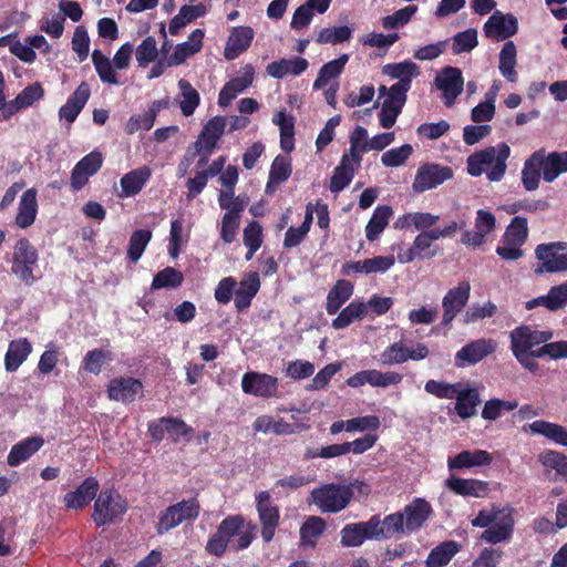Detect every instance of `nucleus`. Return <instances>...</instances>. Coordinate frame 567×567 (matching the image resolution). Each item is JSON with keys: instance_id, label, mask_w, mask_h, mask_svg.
Listing matches in <instances>:
<instances>
[{"instance_id": "32", "label": "nucleus", "mask_w": 567, "mask_h": 567, "mask_svg": "<svg viewBox=\"0 0 567 567\" xmlns=\"http://www.w3.org/2000/svg\"><path fill=\"white\" fill-rule=\"evenodd\" d=\"M353 285L349 280L339 279L329 290L326 301V310L329 315H336L353 295Z\"/></svg>"}, {"instance_id": "8", "label": "nucleus", "mask_w": 567, "mask_h": 567, "mask_svg": "<svg viewBox=\"0 0 567 567\" xmlns=\"http://www.w3.org/2000/svg\"><path fill=\"white\" fill-rule=\"evenodd\" d=\"M561 243L540 244L535 249L538 265L534 269L536 275L567 271V254H558Z\"/></svg>"}, {"instance_id": "17", "label": "nucleus", "mask_w": 567, "mask_h": 567, "mask_svg": "<svg viewBox=\"0 0 567 567\" xmlns=\"http://www.w3.org/2000/svg\"><path fill=\"white\" fill-rule=\"evenodd\" d=\"M143 383L133 377H117L107 385L109 399L122 403H132L138 394H143Z\"/></svg>"}, {"instance_id": "6", "label": "nucleus", "mask_w": 567, "mask_h": 567, "mask_svg": "<svg viewBox=\"0 0 567 567\" xmlns=\"http://www.w3.org/2000/svg\"><path fill=\"white\" fill-rule=\"evenodd\" d=\"M127 509L126 501L114 489L102 491L94 503L93 520L97 526L113 523Z\"/></svg>"}, {"instance_id": "10", "label": "nucleus", "mask_w": 567, "mask_h": 567, "mask_svg": "<svg viewBox=\"0 0 567 567\" xmlns=\"http://www.w3.org/2000/svg\"><path fill=\"white\" fill-rule=\"evenodd\" d=\"M256 509L261 524V538L265 543H270L279 526L280 512L272 503L269 492L262 491L257 495Z\"/></svg>"}, {"instance_id": "25", "label": "nucleus", "mask_w": 567, "mask_h": 567, "mask_svg": "<svg viewBox=\"0 0 567 567\" xmlns=\"http://www.w3.org/2000/svg\"><path fill=\"white\" fill-rule=\"evenodd\" d=\"M254 39V30L250 27H235L228 38L225 48V58L234 60L247 51Z\"/></svg>"}, {"instance_id": "52", "label": "nucleus", "mask_w": 567, "mask_h": 567, "mask_svg": "<svg viewBox=\"0 0 567 567\" xmlns=\"http://www.w3.org/2000/svg\"><path fill=\"white\" fill-rule=\"evenodd\" d=\"M413 147L411 144H403L400 147L391 148L381 156V163L385 167H399L403 165L412 155Z\"/></svg>"}, {"instance_id": "35", "label": "nucleus", "mask_w": 567, "mask_h": 567, "mask_svg": "<svg viewBox=\"0 0 567 567\" xmlns=\"http://www.w3.org/2000/svg\"><path fill=\"white\" fill-rule=\"evenodd\" d=\"M393 210L389 205H379L374 209L371 218L365 226V237L369 241H374L379 238L382 231L389 224Z\"/></svg>"}, {"instance_id": "47", "label": "nucleus", "mask_w": 567, "mask_h": 567, "mask_svg": "<svg viewBox=\"0 0 567 567\" xmlns=\"http://www.w3.org/2000/svg\"><path fill=\"white\" fill-rule=\"evenodd\" d=\"M92 63L103 83L114 85L120 84L111 60L97 49L92 52Z\"/></svg>"}, {"instance_id": "45", "label": "nucleus", "mask_w": 567, "mask_h": 567, "mask_svg": "<svg viewBox=\"0 0 567 567\" xmlns=\"http://www.w3.org/2000/svg\"><path fill=\"white\" fill-rule=\"evenodd\" d=\"M516 45L513 41L506 42L499 52V71L509 82H516Z\"/></svg>"}, {"instance_id": "13", "label": "nucleus", "mask_w": 567, "mask_h": 567, "mask_svg": "<svg viewBox=\"0 0 567 567\" xmlns=\"http://www.w3.org/2000/svg\"><path fill=\"white\" fill-rule=\"evenodd\" d=\"M554 337L553 331L536 330L530 326L522 324L511 331V350L528 352L535 347H538Z\"/></svg>"}, {"instance_id": "3", "label": "nucleus", "mask_w": 567, "mask_h": 567, "mask_svg": "<svg viewBox=\"0 0 567 567\" xmlns=\"http://www.w3.org/2000/svg\"><path fill=\"white\" fill-rule=\"evenodd\" d=\"M511 154V148L506 143L486 147L475 152L467 157V173L471 176L478 177L486 167V175L491 182H498L506 172V159Z\"/></svg>"}, {"instance_id": "51", "label": "nucleus", "mask_w": 567, "mask_h": 567, "mask_svg": "<svg viewBox=\"0 0 567 567\" xmlns=\"http://www.w3.org/2000/svg\"><path fill=\"white\" fill-rule=\"evenodd\" d=\"M518 406V402L505 401L501 399H491L485 402L482 410V417L484 420L494 421L501 416L502 411H513Z\"/></svg>"}, {"instance_id": "16", "label": "nucleus", "mask_w": 567, "mask_h": 567, "mask_svg": "<svg viewBox=\"0 0 567 567\" xmlns=\"http://www.w3.org/2000/svg\"><path fill=\"white\" fill-rule=\"evenodd\" d=\"M435 84L443 92L445 105L451 106L463 91L462 71L455 66H445L435 78Z\"/></svg>"}, {"instance_id": "12", "label": "nucleus", "mask_w": 567, "mask_h": 567, "mask_svg": "<svg viewBox=\"0 0 567 567\" xmlns=\"http://www.w3.org/2000/svg\"><path fill=\"white\" fill-rule=\"evenodd\" d=\"M471 296V284L468 280H461L456 287L447 290L442 299L443 316L441 324L449 327L456 316L467 305Z\"/></svg>"}, {"instance_id": "20", "label": "nucleus", "mask_w": 567, "mask_h": 567, "mask_svg": "<svg viewBox=\"0 0 567 567\" xmlns=\"http://www.w3.org/2000/svg\"><path fill=\"white\" fill-rule=\"evenodd\" d=\"M99 491V482L95 477L85 478L75 491L64 495L63 502L68 508L80 509L93 501Z\"/></svg>"}, {"instance_id": "27", "label": "nucleus", "mask_w": 567, "mask_h": 567, "mask_svg": "<svg viewBox=\"0 0 567 567\" xmlns=\"http://www.w3.org/2000/svg\"><path fill=\"white\" fill-rule=\"evenodd\" d=\"M309 66V62L305 58L279 59L269 63L266 68L267 73L275 79H282L287 75H300Z\"/></svg>"}, {"instance_id": "23", "label": "nucleus", "mask_w": 567, "mask_h": 567, "mask_svg": "<svg viewBox=\"0 0 567 567\" xmlns=\"http://www.w3.org/2000/svg\"><path fill=\"white\" fill-rule=\"evenodd\" d=\"M204 31L195 29L188 40L175 47L173 53L167 58L166 65L175 66L183 64L189 56L199 52L203 48Z\"/></svg>"}, {"instance_id": "42", "label": "nucleus", "mask_w": 567, "mask_h": 567, "mask_svg": "<svg viewBox=\"0 0 567 567\" xmlns=\"http://www.w3.org/2000/svg\"><path fill=\"white\" fill-rule=\"evenodd\" d=\"M528 221L527 218L515 216L506 227L502 237V244H511L514 246H523L528 239Z\"/></svg>"}, {"instance_id": "14", "label": "nucleus", "mask_w": 567, "mask_h": 567, "mask_svg": "<svg viewBox=\"0 0 567 567\" xmlns=\"http://www.w3.org/2000/svg\"><path fill=\"white\" fill-rule=\"evenodd\" d=\"M103 165V156L99 151H92L83 156L71 172L70 185L73 192L81 190Z\"/></svg>"}, {"instance_id": "2", "label": "nucleus", "mask_w": 567, "mask_h": 567, "mask_svg": "<svg viewBox=\"0 0 567 567\" xmlns=\"http://www.w3.org/2000/svg\"><path fill=\"white\" fill-rule=\"evenodd\" d=\"M245 519L241 515H229L224 518L217 530L208 538L205 550L207 554L221 557L228 546L235 550H244L250 546L255 535L251 526L249 530L243 532Z\"/></svg>"}, {"instance_id": "58", "label": "nucleus", "mask_w": 567, "mask_h": 567, "mask_svg": "<svg viewBox=\"0 0 567 567\" xmlns=\"http://www.w3.org/2000/svg\"><path fill=\"white\" fill-rule=\"evenodd\" d=\"M549 202L546 199H518L507 206L508 214H516L519 212L536 213L544 212L549 208Z\"/></svg>"}, {"instance_id": "11", "label": "nucleus", "mask_w": 567, "mask_h": 567, "mask_svg": "<svg viewBox=\"0 0 567 567\" xmlns=\"http://www.w3.org/2000/svg\"><path fill=\"white\" fill-rule=\"evenodd\" d=\"M279 382L274 375L248 371L241 378V390L245 394L261 399L278 398Z\"/></svg>"}, {"instance_id": "26", "label": "nucleus", "mask_w": 567, "mask_h": 567, "mask_svg": "<svg viewBox=\"0 0 567 567\" xmlns=\"http://www.w3.org/2000/svg\"><path fill=\"white\" fill-rule=\"evenodd\" d=\"M37 214V189L29 188L22 194L20 198L18 214L16 216V225L21 229L30 227L34 223Z\"/></svg>"}, {"instance_id": "15", "label": "nucleus", "mask_w": 567, "mask_h": 567, "mask_svg": "<svg viewBox=\"0 0 567 567\" xmlns=\"http://www.w3.org/2000/svg\"><path fill=\"white\" fill-rule=\"evenodd\" d=\"M496 228L495 215L485 209H478L475 218V229L465 230L462 234L461 243L471 246L480 247L486 241V236L493 233Z\"/></svg>"}, {"instance_id": "24", "label": "nucleus", "mask_w": 567, "mask_h": 567, "mask_svg": "<svg viewBox=\"0 0 567 567\" xmlns=\"http://www.w3.org/2000/svg\"><path fill=\"white\" fill-rule=\"evenodd\" d=\"M543 164V179L553 183L560 174L567 173V151L551 152L546 154L545 150H538Z\"/></svg>"}, {"instance_id": "34", "label": "nucleus", "mask_w": 567, "mask_h": 567, "mask_svg": "<svg viewBox=\"0 0 567 567\" xmlns=\"http://www.w3.org/2000/svg\"><path fill=\"white\" fill-rule=\"evenodd\" d=\"M355 168L358 167L351 163L349 155L347 153L343 154L330 178L329 189L332 193L343 190L352 182Z\"/></svg>"}, {"instance_id": "21", "label": "nucleus", "mask_w": 567, "mask_h": 567, "mask_svg": "<svg viewBox=\"0 0 567 567\" xmlns=\"http://www.w3.org/2000/svg\"><path fill=\"white\" fill-rule=\"evenodd\" d=\"M496 350V342L492 339H477L462 347L455 354L456 361L476 364Z\"/></svg>"}, {"instance_id": "19", "label": "nucleus", "mask_w": 567, "mask_h": 567, "mask_svg": "<svg viewBox=\"0 0 567 567\" xmlns=\"http://www.w3.org/2000/svg\"><path fill=\"white\" fill-rule=\"evenodd\" d=\"M226 121L223 116H215L208 120L194 144L196 153H200L203 150L212 153L216 147L217 142L223 136Z\"/></svg>"}, {"instance_id": "1", "label": "nucleus", "mask_w": 567, "mask_h": 567, "mask_svg": "<svg viewBox=\"0 0 567 567\" xmlns=\"http://www.w3.org/2000/svg\"><path fill=\"white\" fill-rule=\"evenodd\" d=\"M245 519L241 515H229L224 518L217 530L208 538L205 550L207 554L221 557L228 546L235 550H244L250 546L255 535L251 526L249 530L243 532Z\"/></svg>"}, {"instance_id": "28", "label": "nucleus", "mask_w": 567, "mask_h": 567, "mask_svg": "<svg viewBox=\"0 0 567 567\" xmlns=\"http://www.w3.org/2000/svg\"><path fill=\"white\" fill-rule=\"evenodd\" d=\"M152 172L148 166L133 169L122 176L120 181L121 196L133 197L137 195L151 178Z\"/></svg>"}, {"instance_id": "9", "label": "nucleus", "mask_w": 567, "mask_h": 567, "mask_svg": "<svg viewBox=\"0 0 567 567\" xmlns=\"http://www.w3.org/2000/svg\"><path fill=\"white\" fill-rule=\"evenodd\" d=\"M148 433L154 441L164 440L167 434L174 442L181 439H189L194 429L187 425L184 420L174 416H163L148 423Z\"/></svg>"}, {"instance_id": "41", "label": "nucleus", "mask_w": 567, "mask_h": 567, "mask_svg": "<svg viewBox=\"0 0 567 567\" xmlns=\"http://www.w3.org/2000/svg\"><path fill=\"white\" fill-rule=\"evenodd\" d=\"M348 61L349 55L344 53L339 58L324 63L320 68L317 79L313 82V89L320 90L324 87L330 82V80L338 78L342 73Z\"/></svg>"}, {"instance_id": "60", "label": "nucleus", "mask_w": 567, "mask_h": 567, "mask_svg": "<svg viewBox=\"0 0 567 567\" xmlns=\"http://www.w3.org/2000/svg\"><path fill=\"white\" fill-rule=\"evenodd\" d=\"M546 309L557 311L567 305V280L560 285L553 286L545 296Z\"/></svg>"}, {"instance_id": "53", "label": "nucleus", "mask_w": 567, "mask_h": 567, "mask_svg": "<svg viewBox=\"0 0 567 567\" xmlns=\"http://www.w3.org/2000/svg\"><path fill=\"white\" fill-rule=\"evenodd\" d=\"M341 369L340 362L329 363L324 365L311 380L309 384H307V391H318L326 389L333 378L336 373H338Z\"/></svg>"}, {"instance_id": "50", "label": "nucleus", "mask_w": 567, "mask_h": 567, "mask_svg": "<svg viewBox=\"0 0 567 567\" xmlns=\"http://www.w3.org/2000/svg\"><path fill=\"white\" fill-rule=\"evenodd\" d=\"M352 38V29L348 25L323 28L316 38L318 44H339Z\"/></svg>"}, {"instance_id": "48", "label": "nucleus", "mask_w": 567, "mask_h": 567, "mask_svg": "<svg viewBox=\"0 0 567 567\" xmlns=\"http://www.w3.org/2000/svg\"><path fill=\"white\" fill-rule=\"evenodd\" d=\"M151 239L152 231L150 229L134 230L128 240L127 259L132 262H137Z\"/></svg>"}, {"instance_id": "36", "label": "nucleus", "mask_w": 567, "mask_h": 567, "mask_svg": "<svg viewBox=\"0 0 567 567\" xmlns=\"http://www.w3.org/2000/svg\"><path fill=\"white\" fill-rule=\"evenodd\" d=\"M538 152H534L524 163L522 171V183L527 192L538 188L540 177H543V164Z\"/></svg>"}, {"instance_id": "56", "label": "nucleus", "mask_w": 567, "mask_h": 567, "mask_svg": "<svg viewBox=\"0 0 567 567\" xmlns=\"http://www.w3.org/2000/svg\"><path fill=\"white\" fill-rule=\"evenodd\" d=\"M447 486L451 491L458 495H474L478 496L483 489V484L475 480H464L460 477H451L447 480Z\"/></svg>"}, {"instance_id": "44", "label": "nucleus", "mask_w": 567, "mask_h": 567, "mask_svg": "<svg viewBox=\"0 0 567 567\" xmlns=\"http://www.w3.org/2000/svg\"><path fill=\"white\" fill-rule=\"evenodd\" d=\"M44 444L41 436L27 437L14 444L8 455L7 461H27Z\"/></svg>"}, {"instance_id": "38", "label": "nucleus", "mask_w": 567, "mask_h": 567, "mask_svg": "<svg viewBox=\"0 0 567 567\" xmlns=\"http://www.w3.org/2000/svg\"><path fill=\"white\" fill-rule=\"evenodd\" d=\"M368 315V305L363 301L353 300L332 320V328L336 330L349 327L354 320H361Z\"/></svg>"}, {"instance_id": "63", "label": "nucleus", "mask_w": 567, "mask_h": 567, "mask_svg": "<svg viewBox=\"0 0 567 567\" xmlns=\"http://www.w3.org/2000/svg\"><path fill=\"white\" fill-rule=\"evenodd\" d=\"M365 535L360 523L347 524L341 529V544L344 547H357L363 544Z\"/></svg>"}, {"instance_id": "46", "label": "nucleus", "mask_w": 567, "mask_h": 567, "mask_svg": "<svg viewBox=\"0 0 567 567\" xmlns=\"http://www.w3.org/2000/svg\"><path fill=\"white\" fill-rule=\"evenodd\" d=\"M184 282V275L182 271L174 267H166L159 270L152 281V289H176L179 288Z\"/></svg>"}, {"instance_id": "55", "label": "nucleus", "mask_w": 567, "mask_h": 567, "mask_svg": "<svg viewBox=\"0 0 567 567\" xmlns=\"http://www.w3.org/2000/svg\"><path fill=\"white\" fill-rule=\"evenodd\" d=\"M497 311V307L494 302L487 301L483 305L471 306L463 316V323H473L481 319L492 318Z\"/></svg>"}, {"instance_id": "49", "label": "nucleus", "mask_w": 567, "mask_h": 567, "mask_svg": "<svg viewBox=\"0 0 567 567\" xmlns=\"http://www.w3.org/2000/svg\"><path fill=\"white\" fill-rule=\"evenodd\" d=\"M178 87H179L182 96H183V100L179 103L182 114L184 116H190L194 114L196 107L199 105V102H200L199 93L185 79H181L178 81Z\"/></svg>"}, {"instance_id": "7", "label": "nucleus", "mask_w": 567, "mask_h": 567, "mask_svg": "<svg viewBox=\"0 0 567 567\" xmlns=\"http://www.w3.org/2000/svg\"><path fill=\"white\" fill-rule=\"evenodd\" d=\"M454 172L452 167L437 163L422 164L415 174L412 189L414 193H424L429 189L436 188L449 179H452Z\"/></svg>"}, {"instance_id": "43", "label": "nucleus", "mask_w": 567, "mask_h": 567, "mask_svg": "<svg viewBox=\"0 0 567 567\" xmlns=\"http://www.w3.org/2000/svg\"><path fill=\"white\" fill-rule=\"evenodd\" d=\"M458 551V545L454 540L443 542L434 547L425 560L426 567H444Z\"/></svg>"}, {"instance_id": "64", "label": "nucleus", "mask_w": 567, "mask_h": 567, "mask_svg": "<svg viewBox=\"0 0 567 567\" xmlns=\"http://www.w3.org/2000/svg\"><path fill=\"white\" fill-rule=\"evenodd\" d=\"M292 167L290 159L282 155H278L271 164L269 176L271 182L284 183L290 177Z\"/></svg>"}, {"instance_id": "61", "label": "nucleus", "mask_w": 567, "mask_h": 567, "mask_svg": "<svg viewBox=\"0 0 567 567\" xmlns=\"http://www.w3.org/2000/svg\"><path fill=\"white\" fill-rule=\"evenodd\" d=\"M417 11V7L414 4L406 6L393 14L386 16L382 19V25L384 29H395L400 25L406 24L412 16Z\"/></svg>"}, {"instance_id": "5", "label": "nucleus", "mask_w": 567, "mask_h": 567, "mask_svg": "<svg viewBox=\"0 0 567 567\" xmlns=\"http://www.w3.org/2000/svg\"><path fill=\"white\" fill-rule=\"evenodd\" d=\"M39 254L28 238H20L13 250L11 271L22 282L30 286L35 281L33 268L37 266Z\"/></svg>"}, {"instance_id": "29", "label": "nucleus", "mask_w": 567, "mask_h": 567, "mask_svg": "<svg viewBox=\"0 0 567 567\" xmlns=\"http://www.w3.org/2000/svg\"><path fill=\"white\" fill-rule=\"evenodd\" d=\"M32 352V346L27 338L10 341L4 355V367L8 372H14L28 359Z\"/></svg>"}, {"instance_id": "33", "label": "nucleus", "mask_w": 567, "mask_h": 567, "mask_svg": "<svg viewBox=\"0 0 567 567\" xmlns=\"http://www.w3.org/2000/svg\"><path fill=\"white\" fill-rule=\"evenodd\" d=\"M455 412L462 419H468L476 414V406L481 403L478 390L475 388L457 389L454 396Z\"/></svg>"}, {"instance_id": "57", "label": "nucleus", "mask_w": 567, "mask_h": 567, "mask_svg": "<svg viewBox=\"0 0 567 567\" xmlns=\"http://www.w3.org/2000/svg\"><path fill=\"white\" fill-rule=\"evenodd\" d=\"M477 44V31L467 29L454 35L452 50L454 54H460L473 50Z\"/></svg>"}, {"instance_id": "4", "label": "nucleus", "mask_w": 567, "mask_h": 567, "mask_svg": "<svg viewBox=\"0 0 567 567\" xmlns=\"http://www.w3.org/2000/svg\"><path fill=\"white\" fill-rule=\"evenodd\" d=\"M353 494L344 485L326 484L311 492L313 504L323 513H338L350 503Z\"/></svg>"}, {"instance_id": "31", "label": "nucleus", "mask_w": 567, "mask_h": 567, "mask_svg": "<svg viewBox=\"0 0 567 567\" xmlns=\"http://www.w3.org/2000/svg\"><path fill=\"white\" fill-rule=\"evenodd\" d=\"M382 73L391 79L399 80L395 84L403 83V86L411 87L412 80L420 75V69L414 62L404 60L399 63L385 64L382 68Z\"/></svg>"}, {"instance_id": "62", "label": "nucleus", "mask_w": 567, "mask_h": 567, "mask_svg": "<svg viewBox=\"0 0 567 567\" xmlns=\"http://www.w3.org/2000/svg\"><path fill=\"white\" fill-rule=\"evenodd\" d=\"M408 348L401 342H394L386 347L381 353L383 364L393 365L401 364L408 361Z\"/></svg>"}, {"instance_id": "18", "label": "nucleus", "mask_w": 567, "mask_h": 567, "mask_svg": "<svg viewBox=\"0 0 567 567\" xmlns=\"http://www.w3.org/2000/svg\"><path fill=\"white\" fill-rule=\"evenodd\" d=\"M483 30L485 37L503 41L517 33L518 21L512 13L495 11L485 22Z\"/></svg>"}, {"instance_id": "40", "label": "nucleus", "mask_w": 567, "mask_h": 567, "mask_svg": "<svg viewBox=\"0 0 567 567\" xmlns=\"http://www.w3.org/2000/svg\"><path fill=\"white\" fill-rule=\"evenodd\" d=\"M327 524L319 516H310L300 527V545L303 547L315 548L317 539L326 530Z\"/></svg>"}, {"instance_id": "30", "label": "nucleus", "mask_w": 567, "mask_h": 567, "mask_svg": "<svg viewBox=\"0 0 567 567\" xmlns=\"http://www.w3.org/2000/svg\"><path fill=\"white\" fill-rule=\"evenodd\" d=\"M260 288V279L258 272H250L239 282V287L235 290L234 303L238 311H243L250 307L254 297Z\"/></svg>"}, {"instance_id": "59", "label": "nucleus", "mask_w": 567, "mask_h": 567, "mask_svg": "<svg viewBox=\"0 0 567 567\" xmlns=\"http://www.w3.org/2000/svg\"><path fill=\"white\" fill-rule=\"evenodd\" d=\"M284 372L287 378L292 380H303L313 374L315 365L307 360L297 359L290 361Z\"/></svg>"}, {"instance_id": "54", "label": "nucleus", "mask_w": 567, "mask_h": 567, "mask_svg": "<svg viewBox=\"0 0 567 567\" xmlns=\"http://www.w3.org/2000/svg\"><path fill=\"white\" fill-rule=\"evenodd\" d=\"M158 55L157 43L154 37H146L135 51L140 66H146L154 62Z\"/></svg>"}, {"instance_id": "39", "label": "nucleus", "mask_w": 567, "mask_h": 567, "mask_svg": "<svg viewBox=\"0 0 567 567\" xmlns=\"http://www.w3.org/2000/svg\"><path fill=\"white\" fill-rule=\"evenodd\" d=\"M513 528L512 515H504L499 523L493 524L482 533L481 539L489 544H498L511 538Z\"/></svg>"}, {"instance_id": "37", "label": "nucleus", "mask_w": 567, "mask_h": 567, "mask_svg": "<svg viewBox=\"0 0 567 567\" xmlns=\"http://www.w3.org/2000/svg\"><path fill=\"white\" fill-rule=\"evenodd\" d=\"M528 427L535 434L543 435L558 445L567 446V430L563 425L544 420H536L530 423Z\"/></svg>"}, {"instance_id": "22", "label": "nucleus", "mask_w": 567, "mask_h": 567, "mask_svg": "<svg viewBox=\"0 0 567 567\" xmlns=\"http://www.w3.org/2000/svg\"><path fill=\"white\" fill-rule=\"evenodd\" d=\"M406 533L419 530L432 514L429 502L423 498H415L408 504L403 512Z\"/></svg>"}]
</instances>
